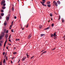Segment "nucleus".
<instances>
[{
  "instance_id": "obj_16",
  "label": "nucleus",
  "mask_w": 65,
  "mask_h": 65,
  "mask_svg": "<svg viewBox=\"0 0 65 65\" xmlns=\"http://www.w3.org/2000/svg\"><path fill=\"white\" fill-rule=\"evenodd\" d=\"M49 28H50V27H48L46 28L45 30H48L49 29Z\"/></svg>"
},
{
  "instance_id": "obj_18",
  "label": "nucleus",
  "mask_w": 65,
  "mask_h": 65,
  "mask_svg": "<svg viewBox=\"0 0 65 65\" xmlns=\"http://www.w3.org/2000/svg\"><path fill=\"white\" fill-rule=\"evenodd\" d=\"M3 63H5V59H4L3 61Z\"/></svg>"
},
{
  "instance_id": "obj_20",
  "label": "nucleus",
  "mask_w": 65,
  "mask_h": 65,
  "mask_svg": "<svg viewBox=\"0 0 65 65\" xmlns=\"http://www.w3.org/2000/svg\"><path fill=\"white\" fill-rule=\"evenodd\" d=\"M26 56H27V58H29V55H28L27 53L26 54Z\"/></svg>"
},
{
  "instance_id": "obj_41",
  "label": "nucleus",
  "mask_w": 65,
  "mask_h": 65,
  "mask_svg": "<svg viewBox=\"0 0 65 65\" xmlns=\"http://www.w3.org/2000/svg\"><path fill=\"white\" fill-rule=\"evenodd\" d=\"M14 19H17V17L16 16H15L14 17Z\"/></svg>"
},
{
  "instance_id": "obj_33",
  "label": "nucleus",
  "mask_w": 65,
  "mask_h": 65,
  "mask_svg": "<svg viewBox=\"0 0 65 65\" xmlns=\"http://www.w3.org/2000/svg\"><path fill=\"white\" fill-rule=\"evenodd\" d=\"M55 48H56L55 47L54 48L52 49V51H54V50H55Z\"/></svg>"
},
{
  "instance_id": "obj_4",
  "label": "nucleus",
  "mask_w": 65,
  "mask_h": 65,
  "mask_svg": "<svg viewBox=\"0 0 65 65\" xmlns=\"http://www.w3.org/2000/svg\"><path fill=\"white\" fill-rule=\"evenodd\" d=\"M56 32H55V33H54L53 34V36L54 37V38H55L56 36Z\"/></svg>"
},
{
  "instance_id": "obj_36",
  "label": "nucleus",
  "mask_w": 65,
  "mask_h": 65,
  "mask_svg": "<svg viewBox=\"0 0 65 65\" xmlns=\"http://www.w3.org/2000/svg\"><path fill=\"white\" fill-rule=\"evenodd\" d=\"M14 57H12V59H12V60H13V59H14Z\"/></svg>"
},
{
  "instance_id": "obj_32",
  "label": "nucleus",
  "mask_w": 65,
  "mask_h": 65,
  "mask_svg": "<svg viewBox=\"0 0 65 65\" xmlns=\"http://www.w3.org/2000/svg\"><path fill=\"white\" fill-rule=\"evenodd\" d=\"M13 21H12L11 23L12 25H13Z\"/></svg>"
},
{
  "instance_id": "obj_64",
  "label": "nucleus",
  "mask_w": 65,
  "mask_h": 65,
  "mask_svg": "<svg viewBox=\"0 0 65 65\" xmlns=\"http://www.w3.org/2000/svg\"><path fill=\"white\" fill-rule=\"evenodd\" d=\"M9 44V45H11V44Z\"/></svg>"
},
{
  "instance_id": "obj_34",
  "label": "nucleus",
  "mask_w": 65,
  "mask_h": 65,
  "mask_svg": "<svg viewBox=\"0 0 65 65\" xmlns=\"http://www.w3.org/2000/svg\"><path fill=\"white\" fill-rule=\"evenodd\" d=\"M5 44H4V48L5 47Z\"/></svg>"
},
{
  "instance_id": "obj_12",
  "label": "nucleus",
  "mask_w": 65,
  "mask_h": 65,
  "mask_svg": "<svg viewBox=\"0 0 65 65\" xmlns=\"http://www.w3.org/2000/svg\"><path fill=\"white\" fill-rule=\"evenodd\" d=\"M6 8V7H2V9H5V8Z\"/></svg>"
},
{
  "instance_id": "obj_15",
  "label": "nucleus",
  "mask_w": 65,
  "mask_h": 65,
  "mask_svg": "<svg viewBox=\"0 0 65 65\" xmlns=\"http://www.w3.org/2000/svg\"><path fill=\"white\" fill-rule=\"evenodd\" d=\"M47 4H50V2H47Z\"/></svg>"
},
{
  "instance_id": "obj_8",
  "label": "nucleus",
  "mask_w": 65,
  "mask_h": 65,
  "mask_svg": "<svg viewBox=\"0 0 65 65\" xmlns=\"http://www.w3.org/2000/svg\"><path fill=\"white\" fill-rule=\"evenodd\" d=\"M6 19L7 21H8V20H9V17H6Z\"/></svg>"
},
{
  "instance_id": "obj_40",
  "label": "nucleus",
  "mask_w": 65,
  "mask_h": 65,
  "mask_svg": "<svg viewBox=\"0 0 65 65\" xmlns=\"http://www.w3.org/2000/svg\"><path fill=\"white\" fill-rule=\"evenodd\" d=\"M54 24H52V27H53L54 26Z\"/></svg>"
},
{
  "instance_id": "obj_60",
  "label": "nucleus",
  "mask_w": 65,
  "mask_h": 65,
  "mask_svg": "<svg viewBox=\"0 0 65 65\" xmlns=\"http://www.w3.org/2000/svg\"><path fill=\"white\" fill-rule=\"evenodd\" d=\"M45 2H43V4Z\"/></svg>"
},
{
  "instance_id": "obj_28",
  "label": "nucleus",
  "mask_w": 65,
  "mask_h": 65,
  "mask_svg": "<svg viewBox=\"0 0 65 65\" xmlns=\"http://www.w3.org/2000/svg\"><path fill=\"white\" fill-rule=\"evenodd\" d=\"M60 18H61V17L60 16V15H59V20H60Z\"/></svg>"
},
{
  "instance_id": "obj_57",
  "label": "nucleus",
  "mask_w": 65,
  "mask_h": 65,
  "mask_svg": "<svg viewBox=\"0 0 65 65\" xmlns=\"http://www.w3.org/2000/svg\"><path fill=\"white\" fill-rule=\"evenodd\" d=\"M43 54V53H42V54H41V56H42V55Z\"/></svg>"
},
{
  "instance_id": "obj_14",
  "label": "nucleus",
  "mask_w": 65,
  "mask_h": 65,
  "mask_svg": "<svg viewBox=\"0 0 65 65\" xmlns=\"http://www.w3.org/2000/svg\"><path fill=\"white\" fill-rule=\"evenodd\" d=\"M1 16H2V17H3V15H4V13H1Z\"/></svg>"
},
{
  "instance_id": "obj_52",
  "label": "nucleus",
  "mask_w": 65,
  "mask_h": 65,
  "mask_svg": "<svg viewBox=\"0 0 65 65\" xmlns=\"http://www.w3.org/2000/svg\"><path fill=\"white\" fill-rule=\"evenodd\" d=\"M14 50H15L16 49V48H15V47H14Z\"/></svg>"
},
{
  "instance_id": "obj_13",
  "label": "nucleus",
  "mask_w": 65,
  "mask_h": 65,
  "mask_svg": "<svg viewBox=\"0 0 65 65\" xmlns=\"http://www.w3.org/2000/svg\"><path fill=\"white\" fill-rule=\"evenodd\" d=\"M57 2V3L58 4H60V1H58Z\"/></svg>"
},
{
  "instance_id": "obj_38",
  "label": "nucleus",
  "mask_w": 65,
  "mask_h": 65,
  "mask_svg": "<svg viewBox=\"0 0 65 65\" xmlns=\"http://www.w3.org/2000/svg\"><path fill=\"white\" fill-rule=\"evenodd\" d=\"M46 51H44V52H43L42 53L43 54H44V53H46Z\"/></svg>"
},
{
  "instance_id": "obj_5",
  "label": "nucleus",
  "mask_w": 65,
  "mask_h": 65,
  "mask_svg": "<svg viewBox=\"0 0 65 65\" xmlns=\"http://www.w3.org/2000/svg\"><path fill=\"white\" fill-rule=\"evenodd\" d=\"M26 57H23V58L22 59V61H24V60H25V59H26Z\"/></svg>"
},
{
  "instance_id": "obj_22",
  "label": "nucleus",
  "mask_w": 65,
  "mask_h": 65,
  "mask_svg": "<svg viewBox=\"0 0 65 65\" xmlns=\"http://www.w3.org/2000/svg\"><path fill=\"white\" fill-rule=\"evenodd\" d=\"M12 10H13H13H14V8L13 7H12Z\"/></svg>"
},
{
  "instance_id": "obj_44",
  "label": "nucleus",
  "mask_w": 65,
  "mask_h": 65,
  "mask_svg": "<svg viewBox=\"0 0 65 65\" xmlns=\"http://www.w3.org/2000/svg\"><path fill=\"white\" fill-rule=\"evenodd\" d=\"M6 54H5V55L4 58H5V57H6Z\"/></svg>"
},
{
  "instance_id": "obj_51",
  "label": "nucleus",
  "mask_w": 65,
  "mask_h": 65,
  "mask_svg": "<svg viewBox=\"0 0 65 65\" xmlns=\"http://www.w3.org/2000/svg\"><path fill=\"white\" fill-rule=\"evenodd\" d=\"M63 38H65V35H64Z\"/></svg>"
},
{
  "instance_id": "obj_25",
  "label": "nucleus",
  "mask_w": 65,
  "mask_h": 65,
  "mask_svg": "<svg viewBox=\"0 0 65 65\" xmlns=\"http://www.w3.org/2000/svg\"><path fill=\"white\" fill-rule=\"evenodd\" d=\"M50 17H52V16H53V15L51 13H50Z\"/></svg>"
},
{
  "instance_id": "obj_54",
  "label": "nucleus",
  "mask_w": 65,
  "mask_h": 65,
  "mask_svg": "<svg viewBox=\"0 0 65 65\" xmlns=\"http://www.w3.org/2000/svg\"><path fill=\"white\" fill-rule=\"evenodd\" d=\"M11 62L12 63V61L11 60Z\"/></svg>"
},
{
  "instance_id": "obj_46",
  "label": "nucleus",
  "mask_w": 65,
  "mask_h": 65,
  "mask_svg": "<svg viewBox=\"0 0 65 65\" xmlns=\"http://www.w3.org/2000/svg\"><path fill=\"white\" fill-rule=\"evenodd\" d=\"M9 41H10V42H11V40L9 39Z\"/></svg>"
},
{
  "instance_id": "obj_47",
  "label": "nucleus",
  "mask_w": 65,
  "mask_h": 65,
  "mask_svg": "<svg viewBox=\"0 0 65 65\" xmlns=\"http://www.w3.org/2000/svg\"><path fill=\"white\" fill-rule=\"evenodd\" d=\"M6 60H7V56L6 57Z\"/></svg>"
},
{
  "instance_id": "obj_61",
  "label": "nucleus",
  "mask_w": 65,
  "mask_h": 65,
  "mask_svg": "<svg viewBox=\"0 0 65 65\" xmlns=\"http://www.w3.org/2000/svg\"><path fill=\"white\" fill-rule=\"evenodd\" d=\"M6 48H7V49H8V47H6Z\"/></svg>"
},
{
  "instance_id": "obj_17",
  "label": "nucleus",
  "mask_w": 65,
  "mask_h": 65,
  "mask_svg": "<svg viewBox=\"0 0 65 65\" xmlns=\"http://www.w3.org/2000/svg\"><path fill=\"white\" fill-rule=\"evenodd\" d=\"M20 40V39H15V41H19V40Z\"/></svg>"
},
{
  "instance_id": "obj_23",
  "label": "nucleus",
  "mask_w": 65,
  "mask_h": 65,
  "mask_svg": "<svg viewBox=\"0 0 65 65\" xmlns=\"http://www.w3.org/2000/svg\"><path fill=\"white\" fill-rule=\"evenodd\" d=\"M1 12H4V10L2 9L1 10Z\"/></svg>"
},
{
  "instance_id": "obj_53",
  "label": "nucleus",
  "mask_w": 65,
  "mask_h": 65,
  "mask_svg": "<svg viewBox=\"0 0 65 65\" xmlns=\"http://www.w3.org/2000/svg\"><path fill=\"white\" fill-rule=\"evenodd\" d=\"M44 6H45L46 7V5H44Z\"/></svg>"
},
{
  "instance_id": "obj_58",
  "label": "nucleus",
  "mask_w": 65,
  "mask_h": 65,
  "mask_svg": "<svg viewBox=\"0 0 65 65\" xmlns=\"http://www.w3.org/2000/svg\"><path fill=\"white\" fill-rule=\"evenodd\" d=\"M43 50H42V51H41V52H43Z\"/></svg>"
},
{
  "instance_id": "obj_56",
  "label": "nucleus",
  "mask_w": 65,
  "mask_h": 65,
  "mask_svg": "<svg viewBox=\"0 0 65 65\" xmlns=\"http://www.w3.org/2000/svg\"><path fill=\"white\" fill-rule=\"evenodd\" d=\"M10 37H9V39H10Z\"/></svg>"
},
{
  "instance_id": "obj_3",
  "label": "nucleus",
  "mask_w": 65,
  "mask_h": 65,
  "mask_svg": "<svg viewBox=\"0 0 65 65\" xmlns=\"http://www.w3.org/2000/svg\"><path fill=\"white\" fill-rule=\"evenodd\" d=\"M31 34H30L27 37V38L28 39H30V38L31 37Z\"/></svg>"
},
{
  "instance_id": "obj_2",
  "label": "nucleus",
  "mask_w": 65,
  "mask_h": 65,
  "mask_svg": "<svg viewBox=\"0 0 65 65\" xmlns=\"http://www.w3.org/2000/svg\"><path fill=\"white\" fill-rule=\"evenodd\" d=\"M5 0H3L1 2V5H3L4 3H5Z\"/></svg>"
},
{
  "instance_id": "obj_27",
  "label": "nucleus",
  "mask_w": 65,
  "mask_h": 65,
  "mask_svg": "<svg viewBox=\"0 0 65 65\" xmlns=\"http://www.w3.org/2000/svg\"><path fill=\"white\" fill-rule=\"evenodd\" d=\"M7 39L6 41H5V43H4V44H6V42H7Z\"/></svg>"
},
{
  "instance_id": "obj_50",
  "label": "nucleus",
  "mask_w": 65,
  "mask_h": 65,
  "mask_svg": "<svg viewBox=\"0 0 65 65\" xmlns=\"http://www.w3.org/2000/svg\"><path fill=\"white\" fill-rule=\"evenodd\" d=\"M6 38V40H7V37H5Z\"/></svg>"
},
{
  "instance_id": "obj_45",
  "label": "nucleus",
  "mask_w": 65,
  "mask_h": 65,
  "mask_svg": "<svg viewBox=\"0 0 65 65\" xmlns=\"http://www.w3.org/2000/svg\"><path fill=\"white\" fill-rule=\"evenodd\" d=\"M40 2L41 3V4H43V2Z\"/></svg>"
},
{
  "instance_id": "obj_39",
  "label": "nucleus",
  "mask_w": 65,
  "mask_h": 65,
  "mask_svg": "<svg viewBox=\"0 0 65 65\" xmlns=\"http://www.w3.org/2000/svg\"><path fill=\"white\" fill-rule=\"evenodd\" d=\"M42 2H45V0H42Z\"/></svg>"
},
{
  "instance_id": "obj_43",
  "label": "nucleus",
  "mask_w": 65,
  "mask_h": 65,
  "mask_svg": "<svg viewBox=\"0 0 65 65\" xmlns=\"http://www.w3.org/2000/svg\"><path fill=\"white\" fill-rule=\"evenodd\" d=\"M8 30H7L6 32V33H8Z\"/></svg>"
},
{
  "instance_id": "obj_48",
  "label": "nucleus",
  "mask_w": 65,
  "mask_h": 65,
  "mask_svg": "<svg viewBox=\"0 0 65 65\" xmlns=\"http://www.w3.org/2000/svg\"><path fill=\"white\" fill-rule=\"evenodd\" d=\"M11 27H12V25H11L10 26V27L11 28Z\"/></svg>"
},
{
  "instance_id": "obj_35",
  "label": "nucleus",
  "mask_w": 65,
  "mask_h": 65,
  "mask_svg": "<svg viewBox=\"0 0 65 65\" xmlns=\"http://www.w3.org/2000/svg\"><path fill=\"white\" fill-rule=\"evenodd\" d=\"M34 56H33L31 57L30 58V59H32V58H33L34 57Z\"/></svg>"
},
{
  "instance_id": "obj_7",
  "label": "nucleus",
  "mask_w": 65,
  "mask_h": 65,
  "mask_svg": "<svg viewBox=\"0 0 65 65\" xmlns=\"http://www.w3.org/2000/svg\"><path fill=\"white\" fill-rule=\"evenodd\" d=\"M42 26L41 25H40L39 26V29H40L41 28H42Z\"/></svg>"
},
{
  "instance_id": "obj_9",
  "label": "nucleus",
  "mask_w": 65,
  "mask_h": 65,
  "mask_svg": "<svg viewBox=\"0 0 65 65\" xmlns=\"http://www.w3.org/2000/svg\"><path fill=\"white\" fill-rule=\"evenodd\" d=\"M8 35L7 34H6V35H5V37H8Z\"/></svg>"
},
{
  "instance_id": "obj_42",
  "label": "nucleus",
  "mask_w": 65,
  "mask_h": 65,
  "mask_svg": "<svg viewBox=\"0 0 65 65\" xmlns=\"http://www.w3.org/2000/svg\"><path fill=\"white\" fill-rule=\"evenodd\" d=\"M11 31L12 32H13V29L11 30Z\"/></svg>"
},
{
  "instance_id": "obj_29",
  "label": "nucleus",
  "mask_w": 65,
  "mask_h": 65,
  "mask_svg": "<svg viewBox=\"0 0 65 65\" xmlns=\"http://www.w3.org/2000/svg\"><path fill=\"white\" fill-rule=\"evenodd\" d=\"M53 36H54V35H53V34H52L51 35V37H53Z\"/></svg>"
},
{
  "instance_id": "obj_11",
  "label": "nucleus",
  "mask_w": 65,
  "mask_h": 65,
  "mask_svg": "<svg viewBox=\"0 0 65 65\" xmlns=\"http://www.w3.org/2000/svg\"><path fill=\"white\" fill-rule=\"evenodd\" d=\"M45 35V34H41V37H42V36H44Z\"/></svg>"
},
{
  "instance_id": "obj_49",
  "label": "nucleus",
  "mask_w": 65,
  "mask_h": 65,
  "mask_svg": "<svg viewBox=\"0 0 65 65\" xmlns=\"http://www.w3.org/2000/svg\"><path fill=\"white\" fill-rule=\"evenodd\" d=\"M22 29L23 30H24V28H22Z\"/></svg>"
},
{
  "instance_id": "obj_63",
  "label": "nucleus",
  "mask_w": 65,
  "mask_h": 65,
  "mask_svg": "<svg viewBox=\"0 0 65 65\" xmlns=\"http://www.w3.org/2000/svg\"><path fill=\"white\" fill-rule=\"evenodd\" d=\"M1 18V16H0V19Z\"/></svg>"
},
{
  "instance_id": "obj_1",
  "label": "nucleus",
  "mask_w": 65,
  "mask_h": 65,
  "mask_svg": "<svg viewBox=\"0 0 65 65\" xmlns=\"http://www.w3.org/2000/svg\"><path fill=\"white\" fill-rule=\"evenodd\" d=\"M53 4L54 6H56V7L58 6V4L57 2H56L55 1H53Z\"/></svg>"
},
{
  "instance_id": "obj_24",
  "label": "nucleus",
  "mask_w": 65,
  "mask_h": 65,
  "mask_svg": "<svg viewBox=\"0 0 65 65\" xmlns=\"http://www.w3.org/2000/svg\"><path fill=\"white\" fill-rule=\"evenodd\" d=\"M16 54H17V52H14L13 53V54H14V55H15Z\"/></svg>"
},
{
  "instance_id": "obj_10",
  "label": "nucleus",
  "mask_w": 65,
  "mask_h": 65,
  "mask_svg": "<svg viewBox=\"0 0 65 65\" xmlns=\"http://www.w3.org/2000/svg\"><path fill=\"white\" fill-rule=\"evenodd\" d=\"M28 26H29V23H28L27 24L26 26L25 25V27L26 28H28Z\"/></svg>"
},
{
  "instance_id": "obj_62",
  "label": "nucleus",
  "mask_w": 65,
  "mask_h": 65,
  "mask_svg": "<svg viewBox=\"0 0 65 65\" xmlns=\"http://www.w3.org/2000/svg\"><path fill=\"white\" fill-rule=\"evenodd\" d=\"M20 59L19 60V62H20Z\"/></svg>"
},
{
  "instance_id": "obj_26",
  "label": "nucleus",
  "mask_w": 65,
  "mask_h": 65,
  "mask_svg": "<svg viewBox=\"0 0 65 65\" xmlns=\"http://www.w3.org/2000/svg\"><path fill=\"white\" fill-rule=\"evenodd\" d=\"M2 37H2V36H0V39H2Z\"/></svg>"
},
{
  "instance_id": "obj_21",
  "label": "nucleus",
  "mask_w": 65,
  "mask_h": 65,
  "mask_svg": "<svg viewBox=\"0 0 65 65\" xmlns=\"http://www.w3.org/2000/svg\"><path fill=\"white\" fill-rule=\"evenodd\" d=\"M4 26H6V25H7L6 23V22L4 23Z\"/></svg>"
},
{
  "instance_id": "obj_37",
  "label": "nucleus",
  "mask_w": 65,
  "mask_h": 65,
  "mask_svg": "<svg viewBox=\"0 0 65 65\" xmlns=\"http://www.w3.org/2000/svg\"><path fill=\"white\" fill-rule=\"evenodd\" d=\"M5 52H3V55H5Z\"/></svg>"
},
{
  "instance_id": "obj_30",
  "label": "nucleus",
  "mask_w": 65,
  "mask_h": 65,
  "mask_svg": "<svg viewBox=\"0 0 65 65\" xmlns=\"http://www.w3.org/2000/svg\"><path fill=\"white\" fill-rule=\"evenodd\" d=\"M47 6L49 7H51V5H47Z\"/></svg>"
},
{
  "instance_id": "obj_6",
  "label": "nucleus",
  "mask_w": 65,
  "mask_h": 65,
  "mask_svg": "<svg viewBox=\"0 0 65 65\" xmlns=\"http://www.w3.org/2000/svg\"><path fill=\"white\" fill-rule=\"evenodd\" d=\"M4 35H5L4 33V32H2L1 36H2L3 37Z\"/></svg>"
},
{
  "instance_id": "obj_31",
  "label": "nucleus",
  "mask_w": 65,
  "mask_h": 65,
  "mask_svg": "<svg viewBox=\"0 0 65 65\" xmlns=\"http://www.w3.org/2000/svg\"><path fill=\"white\" fill-rule=\"evenodd\" d=\"M5 5H6V4H3V6H5Z\"/></svg>"
},
{
  "instance_id": "obj_19",
  "label": "nucleus",
  "mask_w": 65,
  "mask_h": 65,
  "mask_svg": "<svg viewBox=\"0 0 65 65\" xmlns=\"http://www.w3.org/2000/svg\"><path fill=\"white\" fill-rule=\"evenodd\" d=\"M61 21L62 22V23H63V22H64V20L63 19H62L61 20Z\"/></svg>"
},
{
  "instance_id": "obj_55",
  "label": "nucleus",
  "mask_w": 65,
  "mask_h": 65,
  "mask_svg": "<svg viewBox=\"0 0 65 65\" xmlns=\"http://www.w3.org/2000/svg\"><path fill=\"white\" fill-rule=\"evenodd\" d=\"M42 5H43V6H44V4H42Z\"/></svg>"
},
{
  "instance_id": "obj_59",
  "label": "nucleus",
  "mask_w": 65,
  "mask_h": 65,
  "mask_svg": "<svg viewBox=\"0 0 65 65\" xmlns=\"http://www.w3.org/2000/svg\"><path fill=\"white\" fill-rule=\"evenodd\" d=\"M1 43H0V46H1Z\"/></svg>"
}]
</instances>
